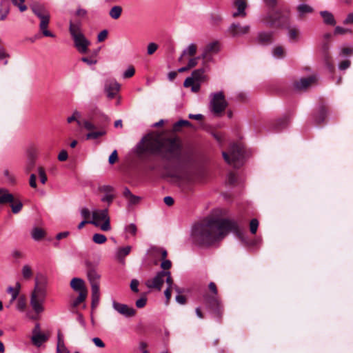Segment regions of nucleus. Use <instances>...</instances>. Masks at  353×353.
Instances as JSON below:
<instances>
[{"instance_id":"nucleus-1","label":"nucleus","mask_w":353,"mask_h":353,"mask_svg":"<svg viewBox=\"0 0 353 353\" xmlns=\"http://www.w3.org/2000/svg\"><path fill=\"white\" fill-rule=\"evenodd\" d=\"M229 232L241 236V232L235 221L230 219H211L193 225L190 230V241L196 246H210L222 240Z\"/></svg>"},{"instance_id":"nucleus-2","label":"nucleus","mask_w":353,"mask_h":353,"mask_svg":"<svg viewBox=\"0 0 353 353\" xmlns=\"http://www.w3.org/2000/svg\"><path fill=\"white\" fill-rule=\"evenodd\" d=\"M80 21H70L69 32L73 39L74 46L80 53L85 54L88 52L90 42L82 33Z\"/></svg>"},{"instance_id":"nucleus-3","label":"nucleus","mask_w":353,"mask_h":353,"mask_svg":"<svg viewBox=\"0 0 353 353\" xmlns=\"http://www.w3.org/2000/svg\"><path fill=\"white\" fill-rule=\"evenodd\" d=\"M163 146V143L159 136L148 134L137 145V153L139 155L145 153L156 154L160 152Z\"/></svg>"},{"instance_id":"nucleus-4","label":"nucleus","mask_w":353,"mask_h":353,"mask_svg":"<svg viewBox=\"0 0 353 353\" xmlns=\"http://www.w3.org/2000/svg\"><path fill=\"white\" fill-rule=\"evenodd\" d=\"M33 13L40 19L39 29L45 37H54L55 35L48 30L50 22V13L46 8L39 4L31 6Z\"/></svg>"},{"instance_id":"nucleus-5","label":"nucleus","mask_w":353,"mask_h":353,"mask_svg":"<svg viewBox=\"0 0 353 353\" xmlns=\"http://www.w3.org/2000/svg\"><path fill=\"white\" fill-rule=\"evenodd\" d=\"M209 108L216 116H220L228 107V102L223 91L212 92L209 96Z\"/></svg>"},{"instance_id":"nucleus-6","label":"nucleus","mask_w":353,"mask_h":353,"mask_svg":"<svg viewBox=\"0 0 353 353\" xmlns=\"http://www.w3.org/2000/svg\"><path fill=\"white\" fill-rule=\"evenodd\" d=\"M92 217L90 224L100 227L101 230L103 231L106 232L111 230L110 219L108 209L93 210L92 212Z\"/></svg>"},{"instance_id":"nucleus-7","label":"nucleus","mask_w":353,"mask_h":353,"mask_svg":"<svg viewBox=\"0 0 353 353\" xmlns=\"http://www.w3.org/2000/svg\"><path fill=\"white\" fill-rule=\"evenodd\" d=\"M223 157L228 164L237 168L243 158L242 148L238 145L233 144L230 146L229 153L223 152Z\"/></svg>"},{"instance_id":"nucleus-8","label":"nucleus","mask_w":353,"mask_h":353,"mask_svg":"<svg viewBox=\"0 0 353 353\" xmlns=\"http://www.w3.org/2000/svg\"><path fill=\"white\" fill-rule=\"evenodd\" d=\"M164 274H165V271H160L154 278L148 279L145 283L147 288L151 290L161 291L163 284L164 283Z\"/></svg>"},{"instance_id":"nucleus-9","label":"nucleus","mask_w":353,"mask_h":353,"mask_svg":"<svg viewBox=\"0 0 353 353\" xmlns=\"http://www.w3.org/2000/svg\"><path fill=\"white\" fill-rule=\"evenodd\" d=\"M112 307L119 314L125 317H132L135 314V310L133 307H129L126 304H123L116 301H112Z\"/></svg>"},{"instance_id":"nucleus-10","label":"nucleus","mask_w":353,"mask_h":353,"mask_svg":"<svg viewBox=\"0 0 353 353\" xmlns=\"http://www.w3.org/2000/svg\"><path fill=\"white\" fill-rule=\"evenodd\" d=\"M85 265L87 270V276L90 282L91 287L94 285H99V281L100 279V274L97 272L96 265L90 262H86Z\"/></svg>"},{"instance_id":"nucleus-11","label":"nucleus","mask_w":353,"mask_h":353,"mask_svg":"<svg viewBox=\"0 0 353 353\" xmlns=\"http://www.w3.org/2000/svg\"><path fill=\"white\" fill-rule=\"evenodd\" d=\"M221 50V44L218 41L208 43L203 49L201 58L206 59L211 54H217Z\"/></svg>"},{"instance_id":"nucleus-12","label":"nucleus","mask_w":353,"mask_h":353,"mask_svg":"<svg viewBox=\"0 0 353 353\" xmlns=\"http://www.w3.org/2000/svg\"><path fill=\"white\" fill-rule=\"evenodd\" d=\"M27 159L25 165V171L29 172L32 170L36 164L37 151L34 148L30 147L26 152Z\"/></svg>"},{"instance_id":"nucleus-13","label":"nucleus","mask_w":353,"mask_h":353,"mask_svg":"<svg viewBox=\"0 0 353 353\" xmlns=\"http://www.w3.org/2000/svg\"><path fill=\"white\" fill-rule=\"evenodd\" d=\"M99 190L104 193L101 201L107 202L108 205H110L114 198V195L112 194L114 188L109 185H103L99 187Z\"/></svg>"},{"instance_id":"nucleus-14","label":"nucleus","mask_w":353,"mask_h":353,"mask_svg":"<svg viewBox=\"0 0 353 353\" xmlns=\"http://www.w3.org/2000/svg\"><path fill=\"white\" fill-rule=\"evenodd\" d=\"M250 30V26L248 25L241 26L239 23H233L230 26L228 32L232 37H238L248 34Z\"/></svg>"},{"instance_id":"nucleus-15","label":"nucleus","mask_w":353,"mask_h":353,"mask_svg":"<svg viewBox=\"0 0 353 353\" xmlns=\"http://www.w3.org/2000/svg\"><path fill=\"white\" fill-rule=\"evenodd\" d=\"M316 81L317 78L315 76H311L306 78H302L299 81H296L294 86L295 89L299 90H305Z\"/></svg>"},{"instance_id":"nucleus-16","label":"nucleus","mask_w":353,"mask_h":353,"mask_svg":"<svg viewBox=\"0 0 353 353\" xmlns=\"http://www.w3.org/2000/svg\"><path fill=\"white\" fill-rule=\"evenodd\" d=\"M209 289L212 292L213 296L211 297L206 298V301L212 306V307H217L219 308L220 307V301L218 299L217 295V289L214 283L210 282L209 283Z\"/></svg>"},{"instance_id":"nucleus-17","label":"nucleus","mask_w":353,"mask_h":353,"mask_svg":"<svg viewBox=\"0 0 353 353\" xmlns=\"http://www.w3.org/2000/svg\"><path fill=\"white\" fill-rule=\"evenodd\" d=\"M119 89L120 85L116 81L107 82L105 85V91L110 99L114 98Z\"/></svg>"},{"instance_id":"nucleus-18","label":"nucleus","mask_w":353,"mask_h":353,"mask_svg":"<svg viewBox=\"0 0 353 353\" xmlns=\"http://www.w3.org/2000/svg\"><path fill=\"white\" fill-rule=\"evenodd\" d=\"M273 41L272 32H259L256 37V41L262 45H268Z\"/></svg>"},{"instance_id":"nucleus-19","label":"nucleus","mask_w":353,"mask_h":353,"mask_svg":"<svg viewBox=\"0 0 353 353\" xmlns=\"http://www.w3.org/2000/svg\"><path fill=\"white\" fill-rule=\"evenodd\" d=\"M43 299H39L34 294L30 295V305L33 309V310L37 313L39 314L43 312L44 307L43 306Z\"/></svg>"},{"instance_id":"nucleus-20","label":"nucleus","mask_w":353,"mask_h":353,"mask_svg":"<svg viewBox=\"0 0 353 353\" xmlns=\"http://www.w3.org/2000/svg\"><path fill=\"white\" fill-rule=\"evenodd\" d=\"M70 287L77 292H88L85 282L80 278H73L70 281Z\"/></svg>"},{"instance_id":"nucleus-21","label":"nucleus","mask_w":353,"mask_h":353,"mask_svg":"<svg viewBox=\"0 0 353 353\" xmlns=\"http://www.w3.org/2000/svg\"><path fill=\"white\" fill-rule=\"evenodd\" d=\"M234 4L236 7L237 10L232 14L233 17H245L246 16V1L245 0H235Z\"/></svg>"},{"instance_id":"nucleus-22","label":"nucleus","mask_w":353,"mask_h":353,"mask_svg":"<svg viewBox=\"0 0 353 353\" xmlns=\"http://www.w3.org/2000/svg\"><path fill=\"white\" fill-rule=\"evenodd\" d=\"M296 10L299 17H304L307 14H312L314 10L311 6L303 3L297 6Z\"/></svg>"},{"instance_id":"nucleus-23","label":"nucleus","mask_w":353,"mask_h":353,"mask_svg":"<svg viewBox=\"0 0 353 353\" xmlns=\"http://www.w3.org/2000/svg\"><path fill=\"white\" fill-rule=\"evenodd\" d=\"M19 291H20V284L19 283H17L15 288L12 287V286H9L8 288L7 292L11 295V299L10 300L9 305H7L8 307H9L10 305L11 304H12L13 302L18 299L19 294Z\"/></svg>"},{"instance_id":"nucleus-24","label":"nucleus","mask_w":353,"mask_h":353,"mask_svg":"<svg viewBox=\"0 0 353 353\" xmlns=\"http://www.w3.org/2000/svg\"><path fill=\"white\" fill-rule=\"evenodd\" d=\"M197 51V46L195 43H192L188 46L186 48L183 50L179 61H181L184 57H192L194 56Z\"/></svg>"},{"instance_id":"nucleus-25","label":"nucleus","mask_w":353,"mask_h":353,"mask_svg":"<svg viewBox=\"0 0 353 353\" xmlns=\"http://www.w3.org/2000/svg\"><path fill=\"white\" fill-rule=\"evenodd\" d=\"M49 338L48 334L44 333L37 334L32 335L31 337V341L32 343L37 346L40 347L44 342H46Z\"/></svg>"},{"instance_id":"nucleus-26","label":"nucleus","mask_w":353,"mask_h":353,"mask_svg":"<svg viewBox=\"0 0 353 353\" xmlns=\"http://www.w3.org/2000/svg\"><path fill=\"white\" fill-rule=\"evenodd\" d=\"M2 191L0 194V204L11 203L14 201V196L9 193L8 190L0 188Z\"/></svg>"},{"instance_id":"nucleus-27","label":"nucleus","mask_w":353,"mask_h":353,"mask_svg":"<svg viewBox=\"0 0 353 353\" xmlns=\"http://www.w3.org/2000/svg\"><path fill=\"white\" fill-rule=\"evenodd\" d=\"M92 291V307H96L99 302L100 298V291H99V285H93L91 287Z\"/></svg>"},{"instance_id":"nucleus-28","label":"nucleus","mask_w":353,"mask_h":353,"mask_svg":"<svg viewBox=\"0 0 353 353\" xmlns=\"http://www.w3.org/2000/svg\"><path fill=\"white\" fill-rule=\"evenodd\" d=\"M320 14L323 17V22L325 24L330 26H334L336 24V21L334 19V15L331 12L327 10H324L321 11Z\"/></svg>"},{"instance_id":"nucleus-29","label":"nucleus","mask_w":353,"mask_h":353,"mask_svg":"<svg viewBox=\"0 0 353 353\" xmlns=\"http://www.w3.org/2000/svg\"><path fill=\"white\" fill-rule=\"evenodd\" d=\"M31 294H34L39 299H43L44 301L46 296V290L44 287L39 286L37 279H35V287Z\"/></svg>"},{"instance_id":"nucleus-30","label":"nucleus","mask_w":353,"mask_h":353,"mask_svg":"<svg viewBox=\"0 0 353 353\" xmlns=\"http://www.w3.org/2000/svg\"><path fill=\"white\" fill-rule=\"evenodd\" d=\"M16 301V309L21 312H24L27 306L26 296L24 295H21Z\"/></svg>"},{"instance_id":"nucleus-31","label":"nucleus","mask_w":353,"mask_h":353,"mask_svg":"<svg viewBox=\"0 0 353 353\" xmlns=\"http://www.w3.org/2000/svg\"><path fill=\"white\" fill-rule=\"evenodd\" d=\"M122 10L121 6H114L110 10L109 15L113 19H118L121 15Z\"/></svg>"},{"instance_id":"nucleus-32","label":"nucleus","mask_w":353,"mask_h":353,"mask_svg":"<svg viewBox=\"0 0 353 353\" xmlns=\"http://www.w3.org/2000/svg\"><path fill=\"white\" fill-rule=\"evenodd\" d=\"M205 70L203 68H199L197 70H195L192 73V77L196 81H203L205 78L204 75Z\"/></svg>"},{"instance_id":"nucleus-33","label":"nucleus","mask_w":353,"mask_h":353,"mask_svg":"<svg viewBox=\"0 0 353 353\" xmlns=\"http://www.w3.org/2000/svg\"><path fill=\"white\" fill-rule=\"evenodd\" d=\"M131 251V247L128 245L125 247L120 248L117 252V257L121 260L127 256Z\"/></svg>"},{"instance_id":"nucleus-34","label":"nucleus","mask_w":353,"mask_h":353,"mask_svg":"<svg viewBox=\"0 0 353 353\" xmlns=\"http://www.w3.org/2000/svg\"><path fill=\"white\" fill-rule=\"evenodd\" d=\"M79 296H77V298L76 299H74L73 301V302L72 303L71 305L72 307H77L81 303L83 302L87 296H88V292H79Z\"/></svg>"},{"instance_id":"nucleus-35","label":"nucleus","mask_w":353,"mask_h":353,"mask_svg":"<svg viewBox=\"0 0 353 353\" xmlns=\"http://www.w3.org/2000/svg\"><path fill=\"white\" fill-rule=\"evenodd\" d=\"M106 134L105 130H101L99 131H92L86 134L87 139H97Z\"/></svg>"},{"instance_id":"nucleus-36","label":"nucleus","mask_w":353,"mask_h":353,"mask_svg":"<svg viewBox=\"0 0 353 353\" xmlns=\"http://www.w3.org/2000/svg\"><path fill=\"white\" fill-rule=\"evenodd\" d=\"M44 232L39 228H34L31 233L32 237L35 241H39L44 236Z\"/></svg>"},{"instance_id":"nucleus-37","label":"nucleus","mask_w":353,"mask_h":353,"mask_svg":"<svg viewBox=\"0 0 353 353\" xmlns=\"http://www.w3.org/2000/svg\"><path fill=\"white\" fill-rule=\"evenodd\" d=\"M327 114V111L324 107H321L319 112L315 116V119L317 123H321L325 120V118Z\"/></svg>"},{"instance_id":"nucleus-38","label":"nucleus","mask_w":353,"mask_h":353,"mask_svg":"<svg viewBox=\"0 0 353 353\" xmlns=\"http://www.w3.org/2000/svg\"><path fill=\"white\" fill-rule=\"evenodd\" d=\"M164 274V282H166L167 283V289H172L173 290V287L174 284L173 283V281L171 276V273L170 271H165Z\"/></svg>"},{"instance_id":"nucleus-39","label":"nucleus","mask_w":353,"mask_h":353,"mask_svg":"<svg viewBox=\"0 0 353 353\" xmlns=\"http://www.w3.org/2000/svg\"><path fill=\"white\" fill-rule=\"evenodd\" d=\"M22 276L25 279H29L32 276V271L30 265H24L21 270Z\"/></svg>"},{"instance_id":"nucleus-40","label":"nucleus","mask_w":353,"mask_h":353,"mask_svg":"<svg viewBox=\"0 0 353 353\" xmlns=\"http://www.w3.org/2000/svg\"><path fill=\"white\" fill-rule=\"evenodd\" d=\"M92 240L95 243L102 244L106 241L107 238L104 234L96 233L93 235Z\"/></svg>"},{"instance_id":"nucleus-41","label":"nucleus","mask_w":353,"mask_h":353,"mask_svg":"<svg viewBox=\"0 0 353 353\" xmlns=\"http://www.w3.org/2000/svg\"><path fill=\"white\" fill-rule=\"evenodd\" d=\"M12 211L14 214L19 212L23 207L22 203L19 200H15L11 203Z\"/></svg>"},{"instance_id":"nucleus-42","label":"nucleus","mask_w":353,"mask_h":353,"mask_svg":"<svg viewBox=\"0 0 353 353\" xmlns=\"http://www.w3.org/2000/svg\"><path fill=\"white\" fill-rule=\"evenodd\" d=\"M298 34H299V31L297 29H296V28H290L289 29L288 36V38L290 39V40L297 41Z\"/></svg>"},{"instance_id":"nucleus-43","label":"nucleus","mask_w":353,"mask_h":353,"mask_svg":"<svg viewBox=\"0 0 353 353\" xmlns=\"http://www.w3.org/2000/svg\"><path fill=\"white\" fill-rule=\"evenodd\" d=\"M264 21L270 26H279L280 24L271 14H268L264 19Z\"/></svg>"},{"instance_id":"nucleus-44","label":"nucleus","mask_w":353,"mask_h":353,"mask_svg":"<svg viewBox=\"0 0 353 353\" xmlns=\"http://www.w3.org/2000/svg\"><path fill=\"white\" fill-rule=\"evenodd\" d=\"M81 123L83 124V128L88 131H92L96 128L95 125L89 120L84 119Z\"/></svg>"},{"instance_id":"nucleus-45","label":"nucleus","mask_w":353,"mask_h":353,"mask_svg":"<svg viewBox=\"0 0 353 353\" xmlns=\"http://www.w3.org/2000/svg\"><path fill=\"white\" fill-rule=\"evenodd\" d=\"M191 123L188 120H179L174 125V129L179 130L181 127L183 126H190Z\"/></svg>"},{"instance_id":"nucleus-46","label":"nucleus","mask_w":353,"mask_h":353,"mask_svg":"<svg viewBox=\"0 0 353 353\" xmlns=\"http://www.w3.org/2000/svg\"><path fill=\"white\" fill-rule=\"evenodd\" d=\"M80 214L83 220H89L90 216L92 215V212L87 208H82L80 210Z\"/></svg>"},{"instance_id":"nucleus-47","label":"nucleus","mask_w":353,"mask_h":353,"mask_svg":"<svg viewBox=\"0 0 353 353\" xmlns=\"http://www.w3.org/2000/svg\"><path fill=\"white\" fill-rule=\"evenodd\" d=\"M222 18L219 15H212L209 19V23L211 26H217L221 21Z\"/></svg>"},{"instance_id":"nucleus-48","label":"nucleus","mask_w":353,"mask_h":353,"mask_svg":"<svg viewBox=\"0 0 353 353\" xmlns=\"http://www.w3.org/2000/svg\"><path fill=\"white\" fill-rule=\"evenodd\" d=\"M284 50L281 46H276L273 50V56L276 58H281L283 57Z\"/></svg>"},{"instance_id":"nucleus-49","label":"nucleus","mask_w":353,"mask_h":353,"mask_svg":"<svg viewBox=\"0 0 353 353\" xmlns=\"http://www.w3.org/2000/svg\"><path fill=\"white\" fill-rule=\"evenodd\" d=\"M259 226V221L256 219H253L251 220L250 223V229L252 234H254Z\"/></svg>"},{"instance_id":"nucleus-50","label":"nucleus","mask_w":353,"mask_h":353,"mask_svg":"<svg viewBox=\"0 0 353 353\" xmlns=\"http://www.w3.org/2000/svg\"><path fill=\"white\" fill-rule=\"evenodd\" d=\"M127 200L128 201V205L131 206L139 203L141 201V197L132 194Z\"/></svg>"},{"instance_id":"nucleus-51","label":"nucleus","mask_w":353,"mask_h":353,"mask_svg":"<svg viewBox=\"0 0 353 353\" xmlns=\"http://www.w3.org/2000/svg\"><path fill=\"white\" fill-rule=\"evenodd\" d=\"M38 172L41 183L45 184L48 180V178L46 174L44 169L41 167H39L38 168Z\"/></svg>"},{"instance_id":"nucleus-52","label":"nucleus","mask_w":353,"mask_h":353,"mask_svg":"<svg viewBox=\"0 0 353 353\" xmlns=\"http://www.w3.org/2000/svg\"><path fill=\"white\" fill-rule=\"evenodd\" d=\"M19 2L17 1V0H12V2L14 5L17 6L19 10L21 12H24L27 10V6L23 3L25 0H19Z\"/></svg>"},{"instance_id":"nucleus-53","label":"nucleus","mask_w":353,"mask_h":353,"mask_svg":"<svg viewBox=\"0 0 353 353\" xmlns=\"http://www.w3.org/2000/svg\"><path fill=\"white\" fill-rule=\"evenodd\" d=\"M135 72V70L133 66H129L127 70L123 72V77L124 79H128L132 77Z\"/></svg>"},{"instance_id":"nucleus-54","label":"nucleus","mask_w":353,"mask_h":353,"mask_svg":"<svg viewBox=\"0 0 353 353\" xmlns=\"http://www.w3.org/2000/svg\"><path fill=\"white\" fill-rule=\"evenodd\" d=\"M36 279H37L39 286L45 287V285H46L48 283V279L43 274H39Z\"/></svg>"},{"instance_id":"nucleus-55","label":"nucleus","mask_w":353,"mask_h":353,"mask_svg":"<svg viewBox=\"0 0 353 353\" xmlns=\"http://www.w3.org/2000/svg\"><path fill=\"white\" fill-rule=\"evenodd\" d=\"M168 150L171 154H173L176 152L178 150L177 144L172 140H169L168 141Z\"/></svg>"},{"instance_id":"nucleus-56","label":"nucleus","mask_w":353,"mask_h":353,"mask_svg":"<svg viewBox=\"0 0 353 353\" xmlns=\"http://www.w3.org/2000/svg\"><path fill=\"white\" fill-rule=\"evenodd\" d=\"M155 254H160L162 259H165L167 257V251L163 248H152Z\"/></svg>"},{"instance_id":"nucleus-57","label":"nucleus","mask_w":353,"mask_h":353,"mask_svg":"<svg viewBox=\"0 0 353 353\" xmlns=\"http://www.w3.org/2000/svg\"><path fill=\"white\" fill-rule=\"evenodd\" d=\"M125 230L127 233L134 236L137 233V226L134 223H130L125 227Z\"/></svg>"},{"instance_id":"nucleus-58","label":"nucleus","mask_w":353,"mask_h":353,"mask_svg":"<svg viewBox=\"0 0 353 353\" xmlns=\"http://www.w3.org/2000/svg\"><path fill=\"white\" fill-rule=\"evenodd\" d=\"M158 46L155 43H150L147 48V52L149 55L152 54L157 50Z\"/></svg>"},{"instance_id":"nucleus-59","label":"nucleus","mask_w":353,"mask_h":353,"mask_svg":"<svg viewBox=\"0 0 353 353\" xmlns=\"http://www.w3.org/2000/svg\"><path fill=\"white\" fill-rule=\"evenodd\" d=\"M352 31L349 29L342 28L341 26H336L334 29V34H344L347 32H351Z\"/></svg>"},{"instance_id":"nucleus-60","label":"nucleus","mask_w":353,"mask_h":353,"mask_svg":"<svg viewBox=\"0 0 353 353\" xmlns=\"http://www.w3.org/2000/svg\"><path fill=\"white\" fill-rule=\"evenodd\" d=\"M200 59V57H193L189 59L188 63V68L190 69L195 67L198 64V61Z\"/></svg>"},{"instance_id":"nucleus-61","label":"nucleus","mask_w":353,"mask_h":353,"mask_svg":"<svg viewBox=\"0 0 353 353\" xmlns=\"http://www.w3.org/2000/svg\"><path fill=\"white\" fill-rule=\"evenodd\" d=\"M108 32L107 30L101 31L97 36V41L99 42L103 41L108 37Z\"/></svg>"},{"instance_id":"nucleus-62","label":"nucleus","mask_w":353,"mask_h":353,"mask_svg":"<svg viewBox=\"0 0 353 353\" xmlns=\"http://www.w3.org/2000/svg\"><path fill=\"white\" fill-rule=\"evenodd\" d=\"M147 302V299L145 296H142L136 301V306L138 308L143 307Z\"/></svg>"},{"instance_id":"nucleus-63","label":"nucleus","mask_w":353,"mask_h":353,"mask_svg":"<svg viewBox=\"0 0 353 353\" xmlns=\"http://www.w3.org/2000/svg\"><path fill=\"white\" fill-rule=\"evenodd\" d=\"M36 180H37L36 175L34 174H31L30 176L29 184L31 188H34V189L37 188V187Z\"/></svg>"},{"instance_id":"nucleus-64","label":"nucleus","mask_w":353,"mask_h":353,"mask_svg":"<svg viewBox=\"0 0 353 353\" xmlns=\"http://www.w3.org/2000/svg\"><path fill=\"white\" fill-rule=\"evenodd\" d=\"M92 341L94 345L100 348H103L105 347V343L102 341V340L99 337H94L92 339Z\"/></svg>"}]
</instances>
